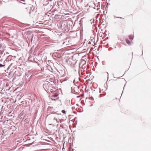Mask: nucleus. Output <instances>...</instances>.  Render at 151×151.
<instances>
[{
  "mask_svg": "<svg viewBox=\"0 0 151 151\" xmlns=\"http://www.w3.org/2000/svg\"><path fill=\"white\" fill-rule=\"evenodd\" d=\"M55 81H54L53 82L52 81V83H50L49 82H48L47 81H46L45 82V83H44L43 85V87L49 90L50 89L52 90H53L51 88H54V86H53V84H55Z\"/></svg>",
  "mask_w": 151,
  "mask_h": 151,
  "instance_id": "f257e3e1",
  "label": "nucleus"
},
{
  "mask_svg": "<svg viewBox=\"0 0 151 151\" xmlns=\"http://www.w3.org/2000/svg\"><path fill=\"white\" fill-rule=\"evenodd\" d=\"M17 128L14 126H11L10 128L9 129V132L10 133L12 134H13L14 132L16 131Z\"/></svg>",
  "mask_w": 151,
  "mask_h": 151,
  "instance_id": "f03ea898",
  "label": "nucleus"
},
{
  "mask_svg": "<svg viewBox=\"0 0 151 151\" xmlns=\"http://www.w3.org/2000/svg\"><path fill=\"white\" fill-rule=\"evenodd\" d=\"M48 2L47 5L50 7H52L51 8H53L55 2V0H49Z\"/></svg>",
  "mask_w": 151,
  "mask_h": 151,
  "instance_id": "7ed1b4c3",
  "label": "nucleus"
},
{
  "mask_svg": "<svg viewBox=\"0 0 151 151\" xmlns=\"http://www.w3.org/2000/svg\"><path fill=\"white\" fill-rule=\"evenodd\" d=\"M12 56L11 55L8 56L5 60V61L6 62H9V61L11 60L12 59Z\"/></svg>",
  "mask_w": 151,
  "mask_h": 151,
  "instance_id": "20e7f679",
  "label": "nucleus"
},
{
  "mask_svg": "<svg viewBox=\"0 0 151 151\" xmlns=\"http://www.w3.org/2000/svg\"><path fill=\"white\" fill-rule=\"evenodd\" d=\"M49 0H42V4L43 5L46 6L48 4V1Z\"/></svg>",
  "mask_w": 151,
  "mask_h": 151,
  "instance_id": "39448f33",
  "label": "nucleus"
},
{
  "mask_svg": "<svg viewBox=\"0 0 151 151\" xmlns=\"http://www.w3.org/2000/svg\"><path fill=\"white\" fill-rule=\"evenodd\" d=\"M4 50H0V59L1 58L2 55L4 54Z\"/></svg>",
  "mask_w": 151,
  "mask_h": 151,
  "instance_id": "423d86ee",
  "label": "nucleus"
},
{
  "mask_svg": "<svg viewBox=\"0 0 151 151\" xmlns=\"http://www.w3.org/2000/svg\"><path fill=\"white\" fill-rule=\"evenodd\" d=\"M5 3L4 1H2L0 0V6L4 5Z\"/></svg>",
  "mask_w": 151,
  "mask_h": 151,
  "instance_id": "0eeeda50",
  "label": "nucleus"
},
{
  "mask_svg": "<svg viewBox=\"0 0 151 151\" xmlns=\"http://www.w3.org/2000/svg\"><path fill=\"white\" fill-rule=\"evenodd\" d=\"M58 96V94L57 93H54L53 94L52 96V97H54V98Z\"/></svg>",
  "mask_w": 151,
  "mask_h": 151,
  "instance_id": "6e6552de",
  "label": "nucleus"
},
{
  "mask_svg": "<svg viewBox=\"0 0 151 151\" xmlns=\"http://www.w3.org/2000/svg\"><path fill=\"white\" fill-rule=\"evenodd\" d=\"M2 132H3V134H2V135H6L7 134L6 133V130L4 129L3 131H2Z\"/></svg>",
  "mask_w": 151,
  "mask_h": 151,
  "instance_id": "1a4fd4ad",
  "label": "nucleus"
},
{
  "mask_svg": "<svg viewBox=\"0 0 151 151\" xmlns=\"http://www.w3.org/2000/svg\"><path fill=\"white\" fill-rule=\"evenodd\" d=\"M3 63L4 64H2L1 63H0V67H4L5 66V61H4Z\"/></svg>",
  "mask_w": 151,
  "mask_h": 151,
  "instance_id": "9d476101",
  "label": "nucleus"
},
{
  "mask_svg": "<svg viewBox=\"0 0 151 151\" xmlns=\"http://www.w3.org/2000/svg\"><path fill=\"white\" fill-rule=\"evenodd\" d=\"M134 36L132 35H129V38L130 40H133V39Z\"/></svg>",
  "mask_w": 151,
  "mask_h": 151,
  "instance_id": "9b49d317",
  "label": "nucleus"
},
{
  "mask_svg": "<svg viewBox=\"0 0 151 151\" xmlns=\"http://www.w3.org/2000/svg\"><path fill=\"white\" fill-rule=\"evenodd\" d=\"M126 42L127 43V44H128V45H130L131 42L128 39H126Z\"/></svg>",
  "mask_w": 151,
  "mask_h": 151,
  "instance_id": "f8f14e48",
  "label": "nucleus"
},
{
  "mask_svg": "<svg viewBox=\"0 0 151 151\" xmlns=\"http://www.w3.org/2000/svg\"><path fill=\"white\" fill-rule=\"evenodd\" d=\"M100 6H99V4L97 5V6L94 8L95 9H96L98 11L99 9Z\"/></svg>",
  "mask_w": 151,
  "mask_h": 151,
  "instance_id": "ddd939ff",
  "label": "nucleus"
},
{
  "mask_svg": "<svg viewBox=\"0 0 151 151\" xmlns=\"http://www.w3.org/2000/svg\"><path fill=\"white\" fill-rule=\"evenodd\" d=\"M12 65V64L11 63L10 64V65L9 66V67H8V68H7V70H11L12 69V68H11V65Z\"/></svg>",
  "mask_w": 151,
  "mask_h": 151,
  "instance_id": "4468645a",
  "label": "nucleus"
},
{
  "mask_svg": "<svg viewBox=\"0 0 151 151\" xmlns=\"http://www.w3.org/2000/svg\"><path fill=\"white\" fill-rule=\"evenodd\" d=\"M62 112L64 114H65L66 113L65 111L64 110H62Z\"/></svg>",
  "mask_w": 151,
  "mask_h": 151,
  "instance_id": "2eb2a0df",
  "label": "nucleus"
},
{
  "mask_svg": "<svg viewBox=\"0 0 151 151\" xmlns=\"http://www.w3.org/2000/svg\"><path fill=\"white\" fill-rule=\"evenodd\" d=\"M73 87H71L72 92V93H74L73 92H75V91L74 90H73Z\"/></svg>",
  "mask_w": 151,
  "mask_h": 151,
  "instance_id": "dca6fc26",
  "label": "nucleus"
},
{
  "mask_svg": "<svg viewBox=\"0 0 151 151\" xmlns=\"http://www.w3.org/2000/svg\"><path fill=\"white\" fill-rule=\"evenodd\" d=\"M116 18H120L121 19H122L123 18L122 17H116Z\"/></svg>",
  "mask_w": 151,
  "mask_h": 151,
  "instance_id": "f3484780",
  "label": "nucleus"
},
{
  "mask_svg": "<svg viewBox=\"0 0 151 151\" xmlns=\"http://www.w3.org/2000/svg\"><path fill=\"white\" fill-rule=\"evenodd\" d=\"M101 24H102L103 25H104V22H101Z\"/></svg>",
  "mask_w": 151,
  "mask_h": 151,
  "instance_id": "a211bd4d",
  "label": "nucleus"
},
{
  "mask_svg": "<svg viewBox=\"0 0 151 151\" xmlns=\"http://www.w3.org/2000/svg\"><path fill=\"white\" fill-rule=\"evenodd\" d=\"M2 47V44H0V48H1Z\"/></svg>",
  "mask_w": 151,
  "mask_h": 151,
  "instance_id": "6ab92c4d",
  "label": "nucleus"
},
{
  "mask_svg": "<svg viewBox=\"0 0 151 151\" xmlns=\"http://www.w3.org/2000/svg\"><path fill=\"white\" fill-rule=\"evenodd\" d=\"M50 92L52 93L53 92V91H51L50 90Z\"/></svg>",
  "mask_w": 151,
  "mask_h": 151,
  "instance_id": "aec40b11",
  "label": "nucleus"
},
{
  "mask_svg": "<svg viewBox=\"0 0 151 151\" xmlns=\"http://www.w3.org/2000/svg\"><path fill=\"white\" fill-rule=\"evenodd\" d=\"M33 35L32 34V38H33Z\"/></svg>",
  "mask_w": 151,
  "mask_h": 151,
  "instance_id": "412c9836",
  "label": "nucleus"
},
{
  "mask_svg": "<svg viewBox=\"0 0 151 151\" xmlns=\"http://www.w3.org/2000/svg\"><path fill=\"white\" fill-rule=\"evenodd\" d=\"M5 55V53H4V55L2 56V57H3V56H4Z\"/></svg>",
  "mask_w": 151,
  "mask_h": 151,
  "instance_id": "4be33fe9",
  "label": "nucleus"
},
{
  "mask_svg": "<svg viewBox=\"0 0 151 151\" xmlns=\"http://www.w3.org/2000/svg\"><path fill=\"white\" fill-rule=\"evenodd\" d=\"M54 114H57V113L56 112H55L54 113Z\"/></svg>",
  "mask_w": 151,
  "mask_h": 151,
  "instance_id": "5701e85b",
  "label": "nucleus"
},
{
  "mask_svg": "<svg viewBox=\"0 0 151 151\" xmlns=\"http://www.w3.org/2000/svg\"><path fill=\"white\" fill-rule=\"evenodd\" d=\"M101 91H99V93H101Z\"/></svg>",
  "mask_w": 151,
  "mask_h": 151,
  "instance_id": "b1692460",
  "label": "nucleus"
},
{
  "mask_svg": "<svg viewBox=\"0 0 151 151\" xmlns=\"http://www.w3.org/2000/svg\"><path fill=\"white\" fill-rule=\"evenodd\" d=\"M114 18H116V17H114Z\"/></svg>",
  "mask_w": 151,
  "mask_h": 151,
  "instance_id": "393cba45",
  "label": "nucleus"
},
{
  "mask_svg": "<svg viewBox=\"0 0 151 151\" xmlns=\"http://www.w3.org/2000/svg\"><path fill=\"white\" fill-rule=\"evenodd\" d=\"M107 73L108 74V75H109V73Z\"/></svg>",
  "mask_w": 151,
  "mask_h": 151,
  "instance_id": "a878e982",
  "label": "nucleus"
},
{
  "mask_svg": "<svg viewBox=\"0 0 151 151\" xmlns=\"http://www.w3.org/2000/svg\"><path fill=\"white\" fill-rule=\"evenodd\" d=\"M125 86H124V87Z\"/></svg>",
  "mask_w": 151,
  "mask_h": 151,
  "instance_id": "bb28decb",
  "label": "nucleus"
},
{
  "mask_svg": "<svg viewBox=\"0 0 151 151\" xmlns=\"http://www.w3.org/2000/svg\"><path fill=\"white\" fill-rule=\"evenodd\" d=\"M125 86H124V87Z\"/></svg>",
  "mask_w": 151,
  "mask_h": 151,
  "instance_id": "cd10ccee",
  "label": "nucleus"
},
{
  "mask_svg": "<svg viewBox=\"0 0 151 151\" xmlns=\"http://www.w3.org/2000/svg\"><path fill=\"white\" fill-rule=\"evenodd\" d=\"M125 86H124V87Z\"/></svg>",
  "mask_w": 151,
  "mask_h": 151,
  "instance_id": "c85d7f7f",
  "label": "nucleus"
}]
</instances>
